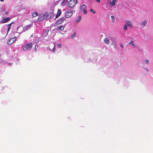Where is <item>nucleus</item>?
I'll list each match as a JSON object with an SVG mask.
<instances>
[{
  "instance_id": "nucleus-1",
  "label": "nucleus",
  "mask_w": 153,
  "mask_h": 153,
  "mask_svg": "<svg viewBox=\"0 0 153 153\" xmlns=\"http://www.w3.org/2000/svg\"><path fill=\"white\" fill-rule=\"evenodd\" d=\"M77 0H70L68 3L67 6L70 8H72L77 3Z\"/></svg>"
},
{
  "instance_id": "nucleus-2",
  "label": "nucleus",
  "mask_w": 153,
  "mask_h": 153,
  "mask_svg": "<svg viewBox=\"0 0 153 153\" xmlns=\"http://www.w3.org/2000/svg\"><path fill=\"white\" fill-rule=\"evenodd\" d=\"M33 46L32 43H29L25 44L23 48V50L24 51L26 50H30Z\"/></svg>"
},
{
  "instance_id": "nucleus-3",
  "label": "nucleus",
  "mask_w": 153,
  "mask_h": 153,
  "mask_svg": "<svg viewBox=\"0 0 153 153\" xmlns=\"http://www.w3.org/2000/svg\"><path fill=\"white\" fill-rule=\"evenodd\" d=\"M65 19V18L63 17H61L59 19H58L57 20V21H56V22L55 23H54L55 26H56L58 25L61 24L63 22H64Z\"/></svg>"
},
{
  "instance_id": "nucleus-4",
  "label": "nucleus",
  "mask_w": 153,
  "mask_h": 153,
  "mask_svg": "<svg viewBox=\"0 0 153 153\" xmlns=\"http://www.w3.org/2000/svg\"><path fill=\"white\" fill-rule=\"evenodd\" d=\"M73 14V12L68 10L65 12V16L66 18L71 17Z\"/></svg>"
},
{
  "instance_id": "nucleus-5",
  "label": "nucleus",
  "mask_w": 153,
  "mask_h": 153,
  "mask_svg": "<svg viewBox=\"0 0 153 153\" xmlns=\"http://www.w3.org/2000/svg\"><path fill=\"white\" fill-rule=\"evenodd\" d=\"M55 45L54 44L51 43L49 46L50 50L53 52H54L55 51Z\"/></svg>"
},
{
  "instance_id": "nucleus-6",
  "label": "nucleus",
  "mask_w": 153,
  "mask_h": 153,
  "mask_svg": "<svg viewBox=\"0 0 153 153\" xmlns=\"http://www.w3.org/2000/svg\"><path fill=\"white\" fill-rule=\"evenodd\" d=\"M46 19L45 14H42L39 16L38 20L39 21H41Z\"/></svg>"
},
{
  "instance_id": "nucleus-7",
  "label": "nucleus",
  "mask_w": 153,
  "mask_h": 153,
  "mask_svg": "<svg viewBox=\"0 0 153 153\" xmlns=\"http://www.w3.org/2000/svg\"><path fill=\"white\" fill-rule=\"evenodd\" d=\"M16 40V37H13L9 39L7 41V43L9 45H11L13 44Z\"/></svg>"
},
{
  "instance_id": "nucleus-8",
  "label": "nucleus",
  "mask_w": 153,
  "mask_h": 153,
  "mask_svg": "<svg viewBox=\"0 0 153 153\" xmlns=\"http://www.w3.org/2000/svg\"><path fill=\"white\" fill-rule=\"evenodd\" d=\"M86 8V5L84 4H82L81 6L80 9L85 14H86L87 13V11L85 10Z\"/></svg>"
},
{
  "instance_id": "nucleus-9",
  "label": "nucleus",
  "mask_w": 153,
  "mask_h": 153,
  "mask_svg": "<svg viewBox=\"0 0 153 153\" xmlns=\"http://www.w3.org/2000/svg\"><path fill=\"white\" fill-rule=\"evenodd\" d=\"M53 16V13L52 12L49 13L47 14H45L46 19H49Z\"/></svg>"
},
{
  "instance_id": "nucleus-10",
  "label": "nucleus",
  "mask_w": 153,
  "mask_h": 153,
  "mask_svg": "<svg viewBox=\"0 0 153 153\" xmlns=\"http://www.w3.org/2000/svg\"><path fill=\"white\" fill-rule=\"evenodd\" d=\"M10 20L9 17H7L6 18H4L1 22V23H4L9 21Z\"/></svg>"
},
{
  "instance_id": "nucleus-11",
  "label": "nucleus",
  "mask_w": 153,
  "mask_h": 153,
  "mask_svg": "<svg viewBox=\"0 0 153 153\" xmlns=\"http://www.w3.org/2000/svg\"><path fill=\"white\" fill-rule=\"evenodd\" d=\"M61 14V10H60L58 9V10L57 12L56 16V18H57L59 17Z\"/></svg>"
},
{
  "instance_id": "nucleus-12",
  "label": "nucleus",
  "mask_w": 153,
  "mask_h": 153,
  "mask_svg": "<svg viewBox=\"0 0 153 153\" xmlns=\"http://www.w3.org/2000/svg\"><path fill=\"white\" fill-rule=\"evenodd\" d=\"M126 23L127 24V25H128L129 27H130L131 28H132V24L130 21H126Z\"/></svg>"
},
{
  "instance_id": "nucleus-13",
  "label": "nucleus",
  "mask_w": 153,
  "mask_h": 153,
  "mask_svg": "<svg viewBox=\"0 0 153 153\" xmlns=\"http://www.w3.org/2000/svg\"><path fill=\"white\" fill-rule=\"evenodd\" d=\"M64 29V27L63 26H59L56 28L57 30H61Z\"/></svg>"
},
{
  "instance_id": "nucleus-14",
  "label": "nucleus",
  "mask_w": 153,
  "mask_h": 153,
  "mask_svg": "<svg viewBox=\"0 0 153 153\" xmlns=\"http://www.w3.org/2000/svg\"><path fill=\"white\" fill-rule=\"evenodd\" d=\"M31 26V25H29L26 26H25L24 28V31L26 30L29 29Z\"/></svg>"
},
{
  "instance_id": "nucleus-15",
  "label": "nucleus",
  "mask_w": 153,
  "mask_h": 153,
  "mask_svg": "<svg viewBox=\"0 0 153 153\" xmlns=\"http://www.w3.org/2000/svg\"><path fill=\"white\" fill-rule=\"evenodd\" d=\"M38 14L36 12H34L32 13V16L33 17L38 16Z\"/></svg>"
},
{
  "instance_id": "nucleus-16",
  "label": "nucleus",
  "mask_w": 153,
  "mask_h": 153,
  "mask_svg": "<svg viewBox=\"0 0 153 153\" xmlns=\"http://www.w3.org/2000/svg\"><path fill=\"white\" fill-rule=\"evenodd\" d=\"M116 0H112V2L110 3L111 4L112 6H114L115 4Z\"/></svg>"
},
{
  "instance_id": "nucleus-17",
  "label": "nucleus",
  "mask_w": 153,
  "mask_h": 153,
  "mask_svg": "<svg viewBox=\"0 0 153 153\" xmlns=\"http://www.w3.org/2000/svg\"><path fill=\"white\" fill-rule=\"evenodd\" d=\"M105 42L107 44H108L109 43L108 39L107 38H105L104 39Z\"/></svg>"
},
{
  "instance_id": "nucleus-18",
  "label": "nucleus",
  "mask_w": 153,
  "mask_h": 153,
  "mask_svg": "<svg viewBox=\"0 0 153 153\" xmlns=\"http://www.w3.org/2000/svg\"><path fill=\"white\" fill-rule=\"evenodd\" d=\"M81 19V16H79L77 18L76 20V22H79L80 21Z\"/></svg>"
},
{
  "instance_id": "nucleus-19",
  "label": "nucleus",
  "mask_w": 153,
  "mask_h": 153,
  "mask_svg": "<svg viewBox=\"0 0 153 153\" xmlns=\"http://www.w3.org/2000/svg\"><path fill=\"white\" fill-rule=\"evenodd\" d=\"M76 32L74 33L73 34H72V36L71 37V38L72 39H74L75 37L76 36Z\"/></svg>"
},
{
  "instance_id": "nucleus-20",
  "label": "nucleus",
  "mask_w": 153,
  "mask_h": 153,
  "mask_svg": "<svg viewBox=\"0 0 153 153\" xmlns=\"http://www.w3.org/2000/svg\"><path fill=\"white\" fill-rule=\"evenodd\" d=\"M111 18L112 19V22L113 23L115 21L114 17L113 16H111Z\"/></svg>"
},
{
  "instance_id": "nucleus-21",
  "label": "nucleus",
  "mask_w": 153,
  "mask_h": 153,
  "mask_svg": "<svg viewBox=\"0 0 153 153\" xmlns=\"http://www.w3.org/2000/svg\"><path fill=\"white\" fill-rule=\"evenodd\" d=\"M128 44L129 45H133V46L134 47H135V45H134V44L133 42L132 41H131L130 42H129Z\"/></svg>"
},
{
  "instance_id": "nucleus-22",
  "label": "nucleus",
  "mask_w": 153,
  "mask_h": 153,
  "mask_svg": "<svg viewBox=\"0 0 153 153\" xmlns=\"http://www.w3.org/2000/svg\"><path fill=\"white\" fill-rule=\"evenodd\" d=\"M4 62V61L2 59H0V64H2Z\"/></svg>"
},
{
  "instance_id": "nucleus-23",
  "label": "nucleus",
  "mask_w": 153,
  "mask_h": 153,
  "mask_svg": "<svg viewBox=\"0 0 153 153\" xmlns=\"http://www.w3.org/2000/svg\"><path fill=\"white\" fill-rule=\"evenodd\" d=\"M147 23V22L146 20H144L143 22H142L141 24L143 25H145Z\"/></svg>"
},
{
  "instance_id": "nucleus-24",
  "label": "nucleus",
  "mask_w": 153,
  "mask_h": 153,
  "mask_svg": "<svg viewBox=\"0 0 153 153\" xmlns=\"http://www.w3.org/2000/svg\"><path fill=\"white\" fill-rule=\"evenodd\" d=\"M90 10L94 14H95L96 13V11L94 10H93V9H91Z\"/></svg>"
},
{
  "instance_id": "nucleus-25",
  "label": "nucleus",
  "mask_w": 153,
  "mask_h": 153,
  "mask_svg": "<svg viewBox=\"0 0 153 153\" xmlns=\"http://www.w3.org/2000/svg\"><path fill=\"white\" fill-rule=\"evenodd\" d=\"M123 28L124 30H126L127 29V25H124Z\"/></svg>"
},
{
  "instance_id": "nucleus-26",
  "label": "nucleus",
  "mask_w": 153,
  "mask_h": 153,
  "mask_svg": "<svg viewBox=\"0 0 153 153\" xmlns=\"http://www.w3.org/2000/svg\"><path fill=\"white\" fill-rule=\"evenodd\" d=\"M38 48V45H36L35 46L34 50L35 51H37V48Z\"/></svg>"
},
{
  "instance_id": "nucleus-27",
  "label": "nucleus",
  "mask_w": 153,
  "mask_h": 153,
  "mask_svg": "<svg viewBox=\"0 0 153 153\" xmlns=\"http://www.w3.org/2000/svg\"><path fill=\"white\" fill-rule=\"evenodd\" d=\"M145 63L146 64H149V61L148 60L146 59L145 61Z\"/></svg>"
},
{
  "instance_id": "nucleus-28",
  "label": "nucleus",
  "mask_w": 153,
  "mask_h": 153,
  "mask_svg": "<svg viewBox=\"0 0 153 153\" xmlns=\"http://www.w3.org/2000/svg\"><path fill=\"white\" fill-rule=\"evenodd\" d=\"M57 45L58 47L59 48H60L61 47V44H59V43Z\"/></svg>"
},
{
  "instance_id": "nucleus-29",
  "label": "nucleus",
  "mask_w": 153,
  "mask_h": 153,
  "mask_svg": "<svg viewBox=\"0 0 153 153\" xmlns=\"http://www.w3.org/2000/svg\"><path fill=\"white\" fill-rule=\"evenodd\" d=\"M96 1L98 3H100V0H96Z\"/></svg>"
},
{
  "instance_id": "nucleus-30",
  "label": "nucleus",
  "mask_w": 153,
  "mask_h": 153,
  "mask_svg": "<svg viewBox=\"0 0 153 153\" xmlns=\"http://www.w3.org/2000/svg\"><path fill=\"white\" fill-rule=\"evenodd\" d=\"M10 28V27H9L8 28V30H7L8 31L9 30Z\"/></svg>"
},
{
  "instance_id": "nucleus-31",
  "label": "nucleus",
  "mask_w": 153,
  "mask_h": 153,
  "mask_svg": "<svg viewBox=\"0 0 153 153\" xmlns=\"http://www.w3.org/2000/svg\"><path fill=\"white\" fill-rule=\"evenodd\" d=\"M121 47H122V48H123V45H121Z\"/></svg>"
},
{
  "instance_id": "nucleus-32",
  "label": "nucleus",
  "mask_w": 153,
  "mask_h": 153,
  "mask_svg": "<svg viewBox=\"0 0 153 153\" xmlns=\"http://www.w3.org/2000/svg\"><path fill=\"white\" fill-rule=\"evenodd\" d=\"M11 25V23L8 25L9 26V27Z\"/></svg>"
},
{
  "instance_id": "nucleus-33",
  "label": "nucleus",
  "mask_w": 153,
  "mask_h": 153,
  "mask_svg": "<svg viewBox=\"0 0 153 153\" xmlns=\"http://www.w3.org/2000/svg\"><path fill=\"white\" fill-rule=\"evenodd\" d=\"M0 1H3L4 0H0Z\"/></svg>"
},
{
  "instance_id": "nucleus-34",
  "label": "nucleus",
  "mask_w": 153,
  "mask_h": 153,
  "mask_svg": "<svg viewBox=\"0 0 153 153\" xmlns=\"http://www.w3.org/2000/svg\"><path fill=\"white\" fill-rule=\"evenodd\" d=\"M7 12L6 13V14H7Z\"/></svg>"
}]
</instances>
